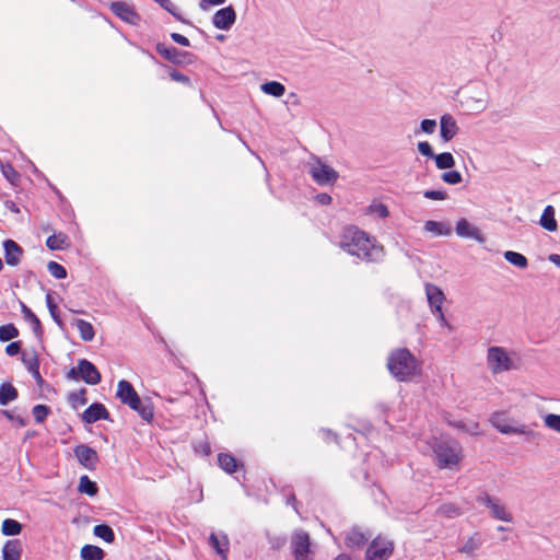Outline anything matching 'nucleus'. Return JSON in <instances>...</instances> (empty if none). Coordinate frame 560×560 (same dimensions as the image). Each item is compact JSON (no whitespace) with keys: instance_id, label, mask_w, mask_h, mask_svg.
I'll return each mask as SVG.
<instances>
[{"instance_id":"obj_1","label":"nucleus","mask_w":560,"mask_h":560,"mask_svg":"<svg viewBox=\"0 0 560 560\" xmlns=\"http://www.w3.org/2000/svg\"><path fill=\"white\" fill-rule=\"evenodd\" d=\"M340 246L348 254L366 261H376L383 256V247L377 245L369 234L355 226H349L345 230Z\"/></svg>"},{"instance_id":"obj_2","label":"nucleus","mask_w":560,"mask_h":560,"mask_svg":"<svg viewBox=\"0 0 560 560\" xmlns=\"http://www.w3.org/2000/svg\"><path fill=\"white\" fill-rule=\"evenodd\" d=\"M387 368L399 382L410 381L421 372L419 361L406 348L397 349L389 354Z\"/></svg>"},{"instance_id":"obj_3","label":"nucleus","mask_w":560,"mask_h":560,"mask_svg":"<svg viewBox=\"0 0 560 560\" xmlns=\"http://www.w3.org/2000/svg\"><path fill=\"white\" fill-rule=\"evenodd\" d=\"M116 396L122 404L137 411L144 421L150 422L153 419L154 411L152 404L149 400L142 401L128 381L121 380L118 382Z\"/></svg>"},{"instance_id":"obj_4","label":"nucleus","mask_w":560,"mask_h":560,"mask_svg":"<svg viewBox=\"0 0 560 560\" xmlns=\"http://www.w3.org/2000/svg\"><path fill=\"white\" fill-rule=\"evenodd\" d=\"M433 452L440 468H455L463 458L460 444L452 439H441L433 445Z\"/></svg>"},{"instance_id":"obj_5","label":"nucleus","mask_w":560,"mask_h":560,"mask_svg":"<svg viewBox=\"0 0 560 560\" xmlns=\"http://www.w3.org/2000/svg\"><path fill=\"white\" fill-rule=\"evenodd\" d=\"M487 365L492 374H500L518 369L516 352L503 347L492 346L487 351Z\"/></svg>"},{"instance_id":"obj_6","label":"nucleus","mask_w":560,"mask_h":560,"mask_svg":"<svg viewBox=\"0 0 560 560\" xmlns=\"http://www.w3.org/2000/svg\"><path fill=\"white\" fill-rule=\"evenodd\" d=\"M489 421L502 434L524 435L533 440L538 436L528 425L509 418L504 412L492 413Z\"/></svg>"},{"instance_id":"obj_7","label":"nucleus","mask_w":560,"mask_h":560,"mask_svg":"<svg viewBox=\"0 0 560 560\" xmlns=\"http://www.w3.org/2000/svg\"><path fill=\"white\" fill-rule=\"evenodd\" d=\"M477 502L489 509L491 517L506 523L513 521L512 513L500 499L491 497L487 492H482L477 497Z\"/></svg>"},{"instance_id":"obj_8","label":"nucleus","mask_w":560,"mask_h":560,"mask_svg":"<svg viewBox=\"0 0 560 560\" xmlns=\"http://www.w3.org/2000/svg\"><path fill=\"white\" fill-rule=\"evenodd\" d=\"M393 542L382 537L372 540L365 552V560H387L393 553Z\"/></svg>"},{"instance_id":"obj_9","label":"nucleus","mask_w":560,"mask_h":560,"mask_svg":"<svg viewBox=\"0 0 560 560\" xmlns=\"http://www.w3.org/2000/svg\"><path fill=\"white\" fill-rule=\"evenodd\" d=\"M310 535L302 530H295L291 537V549L296 560H310Z\"/></svg>"},{"instance_id":"obj_10","label":"nucleus","mask_w":560,"mask_h":560,"mask_svg":"<svg viewBox=\"0 0 560 560\" xmlns=\"http://www.w3.org/2000/svg\"><path fill=\"white\" fill-rule=\"evenodd\" d=\"M310 173L313 179L318 185L322 186L332 184L338 178V173L327 164L320 162L319 160H317L311 165Z\"/></svg>"},{"instance_id":"obj_11","label":"nucleus","mask_w":560,"mask_h":560,"mask_svg":"<svg viewBox=\"0 0 560 560\" xmlns=\"http://www.w3.org/2000/svg\"><path fill=\"white\" fill-rule=\"evenodd\" d=\"M236 21L235 10L229 5L218 10L212 16V24L221 31H229Z\"/></svg>"},{"instance_id":"obj_12","label":"nucleus","mask_w":560,"mask_h":560,"mask_svg":"<svg viewBox=\"0 0 560 560\" xmlns=\"http://www.w3.org/2000/svg\"><path fill=\"white\" fill-rule=\"evenodd\" d=\"M74 455L79 463L88 468L89 470H94L98 463V455L95 450L92 447L81 444L74 447Z\"/></svg>"},{"instance_id":"obj_13","label":"nucleus","mask_w":560,"mask_h":560,"mask_svg":"<svg viewBox=\"0 0 560 560\" xmlns=\"http://www.w3.org/2000/svg\"><path fill=\"white\" fill-rule=\"evenodd\" d=\"M455 232L459 237L463 238H470L480 244L486 242V237L481 231L466 219H460L457 221Z\"/></svg>"},{"instance_id":"obj_14","label":"nucleus","mask_w":560,"mask_h":560,"mask_svg":"<svg viewBox=\"0 0 560 560\" xmlns=\"http://www.w3.org/2000/svg\"><path fill=\"white\" fill-rule=\"evenodd\" d=\"M459 131L457 121L451 114H444L440 118V136L444 142L451 141Z\"/></svg>"},{"instance_id":"obj_15","label":"nucleus","mask_w":560,"mask_h":560,"mask_svg":"<svg viewBox=\"0 0 560 560\" xmlns=\"http://www.w3.org/2000/svg\"><path fill=\"white\" fill-rule=\"evenodd\" d=\"M110 10L113 13H115L118 18L124 20L125 22L136 25L140 21L139 14L130 7L129 4L125 2H113L110 4Z\"/></svg>"},{"instance_id":"obj_16","label":"nucleus","mask_w":560,"mask_h":560,"mask_svg":"<svg viewBox=\"0 0 560 560\" xmlns=\"http://www.w3.org/2000/svg\"><path fill=\"white\" fill-rule=\"evenodd\" d=\"M425 295L432 313L442 311V305L445 301V294L435 284L425 283Z\"/></svg>"},{"instance_id":"obj_17","label":"nucleus","mask_w":560,"mask_h":560,"mask_svg":"<svg viewBox=\"0 0 560 560\" xmlns=\"http://www.w3.org/2000/svg\"><path fill=\"white\" fill-rule=\"evenodd\" d=\"M80 377L90 385H96L101 382V374L93 363L82 359L79 360Z\"/></svg>"},{"instance_id":"obj_18","label":"nucleus","mask_w":560,"mask_h":560,"mask_svg":"<svg viewBox=\"0 0 560 560\" xmlns=\"http://www.w3.org/2000/svg\"><path fill=\"white\" fill-rule=\"evenodd\" d=\"M109 413L105 406L100 402L92 404L82 415V420L85 423H94L98 420L108 419Z\"/></svg>"},{"instance_id":"obj_19","label":"nucleus","mask_w":560,"mask_h":560,"mask_svg":"<svg viewBox=\"0 0 560 560\" xmlns=\"http://www.w3.org/2000/svg\"><path fill=\"white\" fill-rule=\"evenodd\" d=\"M4 247V258L5 262L9 266H16L20 264L23 249L22 247L12 240H7L3 242Z\"/></svg>"},{"instance_id":"obj_20","label":"nucleus","mask_w":560,"mask_h":560,"mask_svg":"<svg viewBox=\"0 0 560 560\" xmlns=\"http://www.w3.org/2000/svg\"><path fill=\"white\" fill-rule=\"evenodd\" d=\"M370 537L371 535L364 533L361 528L353 527L347 533L345 544L348 548H362Z\"/></svg>"},{"instance_id":"obj_21","label":"nucleus","mask_w":560,"mask_h":560,"mask_svg":"<svg viewBox=\"0 0 560 560\" xmlns=\"http://www.w3.org/2000/svg\"><path fill=\"white\" fill-rule=\"evenodd\" d=\"M209 544L215 550V552L222 558V560H228L230 542L225 534L218 535L212 533L209 537Z\"/></svg>"},{"instance_id":"obj_22","label":"nucleus","mask_w":560,"mask_h":560,"mask_svg":"<svg viewBox=\"0 0 560 560\" xmlns=\"http://www.w3.org/2000/svg\"><path fill=\"white\" fill-rule=\"evenodd\" d=\"M23 552L22 542L19 539L7 540L2 547L3 560H20Z\"/></svg>"},{"instance_id":"obj_23","label":"nucleus","mask_w":560,"mask_h":560,"mask_svg":"<svg viewBox=\"0 0 560 560\" xmlns=\"http://www.w3.org/2000/svg\"><path fill=\"white\" fill-rule=\"evenodd\" d=\"M555 208L552 206H547L539 219V224L542 229H545L548 232H555L558 229V223L555 218Z\"/></svg>"},{"instance_id":"obj_24","label":"nucleus","mask_w":560,"mask_h":560,"mask_svg":"<svg viewBox=\"0 0 560 560\" xmlns=\"http://www.w3.org/2000/svg\"><path fill=\"white\" fill-rule=\"evenodd\" d=\"M423 229L425 232L431 233L433 236H448L452 229L448 224L441 221L429 220L424 223Z\"/></svg>"},{"instance_id":"obj_25","label":"nucleus","mask_w":560,"mask_h":560,"mask_svg":"<svg viewBox=\"0 0 560 560\" xmlns=\"http://www.w3.org/2000/svg\"><path fill=\"white\" fill-rule=\"evenodd\" d=\"M482 538L479 533H474L471 536H469L460 546L458 551L460 553H465L467 556L474 555L476 550H478L482 545Z\"/></svg>"},{"instance_id":"obj_26","label":"nucleus","mask_w":560,"mask_h":560,"mask_svg":"<svg viewBox=\"0 0 560 560\" xmlns=\"http://www.w3.org/2000/svg\"><path fill=\"white\" fill-rule=\"evenodd\" d=\"M73 325L78 329L80 337L84 341H91L93 340L95 336L94 328L91 323L84 320V319H74Z\"/></svg>"},{"instance_id":"obj_27","label":"nucleus","mask_w":560,"mask_h":560,"mask_svg":"<svg viewBox=\"0 0 560 560\" xmlns=\"http://www.w3.org/2000/svg\"><path fill=\"white\" fill-rule=\"evenodd\" d=\"M80 556L82 560H103L105 552L97 546L84 545L81 548Z\"/></svg>"},{"instance_id":"obj_28","label":"nucleus","mask_w":560,"mask_h":560,"mask_svg":"<svg viewBox=\"0 0 560 560\" xmlns=\"http://www.w3.org/2000/svg\"><path fill=\"white\" fill-rule=\"evenodd\" d=\"M46 245L51 250H60L69 246V240L63 233L52 234L47 238Z\"/></svg>"},{"instance_id":"obj_29","label":"nucleus","mask_w":560,"mask_h":560,"mask_svg":"<svg viewBox=\"0 0 560 560\" xmlns=\"http://www.w3.org/2000/svg\"><path fill=\"white\" fill-rule=\"evenodd\" d=\"M18 398L16 388L9 383H3L0 385V405L7 406L9 402L15 400Z\"/></svg>"},{"instance_id":"obj_30","label":"nucleus","mask_w":560,"mask_h":560,"mask_svg":"<svg viewBox=\"0 0 560 560\" xmlns=\"http://www.w3.org/2000/svg\"><path fill=\"white\" fill-rule=\"evenodd\" d=\"M260 90L267 94L275 97H281L285 93V86L277 81H268L260 85Z\"/></svg>"},{"instance_id":"obj_31","label":"nucleus","mask_w":560,"mask_h":560,"mask_svg":"<svg viewBox=\"0 0 560 560\" xmlns=\"http://www.w3.org/2000/svg\"><path fill=\"white\" fill-rule=\"evenodd\" d=\"M23 362L28 370V372L32 374V376L35 378L36 383L40 385L44 380L39 373V361L37 355H32L30 358H24Z\"/></svg>"},{"instance_id":"obj_32","label":"nucleus","mask_w":560,"mask_h":560,"mask_svg":"<svg viewBox=\"0 0 560 560\" xmlns=\"http://www.w3.org/2000/svg\"><path fill=\"white\" fill-rule=\"evenodd\" d=\"M22 532V524L13 518H5L1 524V533L4 536H16Z\"/></svg>"},{"instance_id":"obj_33","label":"nucleus","mask_w":560,"mask_h":560,"mask_svg":"<svg viewBox=\"0 0 560 560\" xmlns=\"http://www.w3.org/2000/svg\"><path fill=\"white\" fill-rule=\"evenodd\" d=\"M504 258L506 261H509L510 264L520 269H525L528 266L527 258L523 254L517 252L506 250L504 253Z\"/></svg>"},{"instance_id":"obj_34","label":"nucleus","mask_w":560,"mask_h":560,"mask_svg":"<svg viewBox=\"0 0 560 560\" xmlns=\"http://www.w3.org/2000/svg\"><path fill=\"white\" fill-rule=\"evenodd\" d=\"M78 490L81 493H85L90 497L96 495L98 488L94 481H92L88 476H81L79 479Z\"/></svg>"},{"instance_id":"obj_35","label":"nucleus","mask_w":560,"mask_h":560,"mask_svg":"<svg viewBox=\"0 0 560 560\" xmlns=\"http://www.w3.org/2000/svg\"><path fill=\"white\" fill-rule=\"evenodd\" d=\"M436 513L446 518H454V517L462 515L463 511L457 504L448 502V503L442 504L438 509Z\"/></svg>"},{"instance_id":"obj_36","label":"nucleus","mask_w":560,"mask_h":560,"mask_svg":"<svg viewBox=\"0 0 560 560\" xmlns=\"http://www.w3.org/2000/svg\"><path fill=\"white\" fill-rule=\"evenodd\" d=\"M365 214H370L376 218H387L389 215V210L386 205L373 201L365 210Z\"/></svg>"},{"instance_id":"obj_37","label":"nucleus","mask_w":560,"mask_h":560,"mask_svg":"<svg viewBox=\"0 0 560 560\" xmlns=\"http://www.w3.org/2000/svg\"><path fill=\"white\" fill-rule=\"evenodd\" d=\"M433 159L439 170L452 168L455 165L454 156L450 152L435 154Z\"/></svg>"},{"instance_id":"obj_38","label":"nucleus","mask_w":560,"mask_h":560,"mask_svg":"<svg viewBox=\"0 0 560 560\" xmlns=\"http://www.w3.org/2000/svg\"><path fill=\"white\" fill-rule=\"evenodd\" d=\"M93 534L106 542H113L115 540V534L113 529L105 524L94 526Z\"/></svg>"},{"instance_id":"obj_39","label":"nucleus","mask_w":560,"mask_h":560,"mask_svg":"<svg viewBox=\"0 0 560 560\" xmlns=\"http://www.w3.org/2000/svg\"><path fill=\"white\" fill-rule=\"evenodd\" d=\"M218 462L220 467L228 474H232L236 470V459L230 454H219Z\"/></svg>"},{"instance_id":"obj_40","label":"nucleus","mask_w":560,"mask_h":560,"mask_svg":"<svg viewBox=\"0 0 560 560\" xmlns=\"http://www.w3.org/2000/svg\"><path fill=\"white\" fill-rule=\"evenodd\" d=\"M22 313L24 318L31 323L34 332L39 335L42 331V325L38 317L24 304L22 305Z\"/></svg>"},{"instance_id":"obj_41","label":"nucleus","mask_w":560,"mask_h":560,"mask_svg":"<svg viewBox=\"0 0 560 560\" xmlns=\"http://www.w3.org/2000/svg\"><path fill=\"white\" fill-rule=\"evenodd\" d=\"M19 336V329L13 324L0 326V341L7 342Z\"/></svg>"},{"instance_id":"obj_42","label":"nucleus","mask_w":560,"mask_h":560,"mask_svg":"<svg viewBox=\"0 0 560 560\" xmlns=\"http://www.w3.org/2000/svg\"><path fill=\"white\" fill-rule=\"evenodd\" d=\"M450 423L452 425L471 434V435H477L480 433L479 423L475 422V421H470V422L458 421V422H450Z\"/></svg>"},{"instance_id":"obj_43","label":"nucleus","mask_w":560,"mask_h":560,"mask_svg":"<svg viewBox=\"0 0 560 560\" xmlns=\"http://www.w3.org/2000/svg\"><path fill=\"white\" fill-rule=\"evenodd\" d=\"M49 273L56 279H63L67 277V271L63 266L56 261H49L47 265Z\"/></svg>"},{"instance_id":"obj_44","label":"nucleus","mask_w":560,"mask_h":560,"mask_svg":"<svg viewBox=\"0 0 560 560\" xmlns=\"http://www.w3.org/2000/svg\"><path fill=\"white\" fill-rule=\"evenodd\" d=\"M545 425L560 433V415L548 413L544 418Z\"/></svg>"},{"instance_id":"obj_45","label":"nucleus","mask_w":560,"mask_h":560,"mask_svg":"<svg viewBox=\"0 0 560 560\" xmlns=\"http://www.w3.org/2000/svg\"><path fill=\"white\" fill-rule=\"evenodd\" d=\"M441 178L450 185H456L463 180L462 174L458 171L444 172Z\"/></svg>"},{"instance_id":"obj_46","label":"nucleus","mask_w":560,"mask_h":560,"mask_svg":"<svg viewBox=\"0 0 560 560\" xmlns=\"http://www.w3.org/2000/svg\"><path fill=\"white\" fill-rule=\"evenodd\" d=\"M48 415V408L45 405H36L33 408V416L37 422H43Z\"/></svg>"},{"instance_id":"obj_47","label":"nucleus","mask_w":560,"mask_h":560,"mask_svg":"<svg viewBox=\"0 0 560 560\" xmlns=\"http://www.w3.org/2000/svg\"><path fill=\"white\" fill-rule=\"evenodd\" d=\"M420 129L427 135H432L436 129V121L434 119H423L420 124Z\"/></svg>"},{"instance_id":"obj_48","label":"nucleus","mask_w":560,"mask_h":560,"mask_svg":"<svg viewBox=\"0 0 560 560\" xmlns=\"http://www.w3.org/2000/svg\"><path fill=\"white\" fill-rule=\"evenodd\" d=\"M164 10L170 12L177 20H180V15L176 12V5L171 0H155Z\"/></svg>"},{"instance_id":"obj_49","label":"nucleus","mask_w":560,"mask_h":560,"mask_svg":"<svg viewBox=\"0 0 560 560\" xmlns=\"http://www.w3.org/2000/svg\"><path fill=\"white\" fill-rule=\"evenodd\" d=\"M46 303H47V307H48L49 313H50L51 317L54 318V320L56 323L60 324L61 322L57 314V305L55 304L54 299H52L51 294H49V293L46 295Z\"/></svg>"},{"instance_id":"obj_50","label":"nucleus","mask_w":560,"mask_h":560,"mask_svg":"<svg viewBox=\"0 0 560 560\" xmlns=\"http://www.w3.org/2000/svg\"><path fill=\"white\" fill-rule=\"evenodd\" d=\"M417 148H418V151H419L422 155H424V156H427V158H431V159H433V158H434V155H435V154L433 153V150H432L431 144H430L429 142H427V141H421V142H419V143H418V145H417Z\"/></svg>"},{"instance_id":"obj_51","label":"nucleus","mask_w":560,"mask_h":560,"mask_svg":"<svg viewBox=\"0 0 560 560\" xmlns=\"http://www.w3.org/2000/svg\"><path fill=\"white\" fill-rule=\"evenodd\" d=\"M423 196L427 199H431V200H445L447 197L446 192L442 191V190H425L423 192Z\"/></svg>"},{"instance_id":"obj_52","label":"nucleus","mask_w":560,"mask_h":560,"mask_svg":"<svg viewBox=\"0 0 560 560\" xmlns=\"http://www.w3.org/2000/svg\"><path fill=\"white\" fill-rule=\"evenodd\" d=\"M70 401L75 405V404H79V405H84L86 402V399H85V390L84 389H81L80 392L78 393H72L70 394Z\"/></svg>"},{"instance_id":"obj_53","label":"nucleus","mask_w":560,"mask_h":560,"mask_svg":"<svg viewBox=\"0 0 560 560\" xmlns=\"http://www.w3.org/2000/svg\"><path fill=\"white\" fill-rule=\"evenodd\" d=\"M21 351V345L18 341L11 342L5 347V353L10 357L19 354Z\"/></svg>"},{"instance_id":"obj_54","label":"nucleus","mask_w":560,"mask_h":560,"mask_svg":"<svg viewBox=\"0 0 560 560\" xmlns=\"http://www.w3.org/2000/svg\"><path fill=\"white\" fill-rule=\"evenodd\" d=\"M226 2V0H202L199 4L202 11H207L211 5H222Z\"/></svg>"},{"instance_id":"obj_55","label":"nucleus","mask_w":560,"mask_h":560,"mask_svg":"<svg viewBox=\"0 0 560 560\" xmlns=\"http://www.w3.org/2000/svg\"><path fill=\"white\" fill-rule=\"evenodd\" d=\"M171 37H172V39H173L175 43H177V44H179V45H182V46H185V47L190 46V42H189V39H188L186 36L182 35V34H178V33H172V34H171Z\"/></svg>"},{"instance_id":"obj_56","label":"nucleus","mask_w":560,"mask_h":560,"mask_svg":"<svg viewBox=\"0 0 560 560\" xmlns=\"http://www.w3.org/2000/svg\"><path fill=\"white\" fill-rule=\"evenodd\" d=\"M159 52L171 61H175L176 56H177L176 48H164V49L159 48Z\"/></svg>"},{"instance_id":"obj_57","label":"nucleus","mask_w":560,"mask_h":560,"mask_svg":"<svg viewBox=\"0 0 560 560\" xmlns=\"http://www.w3.org/2000/svg\"><path fill=\"white\" fill-rule=\"evenodd\" d=\"M170 77L172 78V80L176 82L189 83V78L178 71L171 72Z\"/></svg>"},{"instance_id":"obj_58","label":"nucleus","mask_w":560,"mask_h":560,"mask_svg":"<svg viewBox=\"0 0 560 560\" xmlns=\"http://www.w3.org/2000/svg\"><path fill=\"white\" fill-rule=\"evenodd\" d=\"M316 198L322 205H329L331 202V197L327 194H319Z\"/></svg>"},{"instance_id":"obj_59","label":"nucleus","mask_w":560,"mask_h":560,"mask_svg":"<svg viewBox=\"0 0 560 560\" xmlns=\"http://www.w3.org/2000/svg\"><path fill=\"white\" fill-rule=\"evenodd\" d=\"M476 105L474 106L475 109L477 110H483L486 107H487V102L485 100H476L475 101Z\"/></svg>"},{"instance_id":"obj_60","label":"nucleus","mask_w":560,"mask_h":560,"mask_svg":"<svg viewBox=\"0 0 560 560\" xmlns=\"http://www.w3.org/2000/svg\"><path fill=\"white\" fill-rule=\"evenodd\" d=\"M434 314L438 316V319L442 325L450 327V325L444 316L443 310L440 312H435Z\"/></svg>"},{"instance_id":"obj_61","label":"nucleus","mask_w":560,"mask_h":560,"mask_svg":"<svg viewBox=\"0 0 560 560\" xmlns=\"http://www.w3.org/2000/svg\"><path fill=\"white\" fill-rule=\"evenodd\" d=\"M548 259H549V261L555 264L557 267H560V255L551 254V255H549Z\"/></svg>"},{"instance_id":"obj_62","label":"nucleus","mask_w":560,"mask_h":560,"mask_svg":"<svg viewBox=\"0 0 560 560\" xmlns=\"http://www.w3.org/2000/svg\"><path fill=\"white\" fill-rule=\"evenodd\" d=\"M68 378H71V380H77L79 376H80V373H79V368L78 369H71L68 374H67Z\"/></svg>"},{"instance_id":"obj_63","label":"nucleus","mask_w":560,"mask_h":560,"mask_svg":"<svg viewBox=\"0 0 560 560\" xmlns=\"http://www.w3.org/2000/svg\"><path fill=\"white\" fill-rule=\"evenodd\" d=\"M334 560H351L348 555L341 553L338 557H336Z\"/></svg>"},{"instance_id":"obj_64","label":"nucleus","mask_w":560,"mask_h":560,"mask_svg":"<svg viewBox=\"0 0 560 560\" xmlns=\"http://www.w3.org/2000/svg\"><path fill=\"white\" fill-rule=\"evenodd\" d=\"M3 415H4L8 419H10V420H14V419H15L9 410H4V411H3Z\"/></svg>"}]
</instances>
